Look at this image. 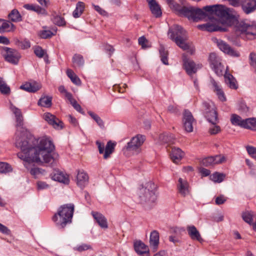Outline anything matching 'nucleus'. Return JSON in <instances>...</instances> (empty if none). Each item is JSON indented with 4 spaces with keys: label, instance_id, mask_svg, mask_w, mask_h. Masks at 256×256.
<instances>
[{
    "label": "nucleus",
    "instance_id": "1",
    "mask_svg": "<svg viewBox=\"0 0 256 256\" xmlns=\"http://www.w3.org/2000/svg\"><path fill=\"white\" fill-rule=\"evenodd\" d=\"M10 108L15 115L16 122L15 145L21 150L17 154L18 157L25 162L32 161L52 166L58 156L56 154H52L54 149L52 142L47 138H36L23 126V117L20 109L12 104H10Z\"/></svg>",
    "mask_w": 256,
    "mask_h": 256
},
{
    "label": "nucleus",
    "instance_id": "2",
    "mask_svg": "<svg viewBox=\"0 0 256 256\" xmlns=\"http://www.w3.org/2000/svg\"><path fill=\"white\" fill-rule=\"evenodd\" d=\"M204 10L218 16L224 24L232 26L237 22L238 16L235 10L224 6L218 4L204 7Z\"/></svg>",
    "mask_w": 256,
    "mask_h": 256
},
{
    "label": "nucleus",
    "instance_id": "3",
    "mask_svg": "<svg viewBox=\"0 0 256 256\" xmlns=\"http://www.w3.org/2000/svg\"><path fill=\"white\" fill-rule=\"evenodd\" d=\"M166 2L170 8L176 11L178 14L186 17L190 20L198 22L206 16V12L200 8L182 6L174 0H166Z\"/></svg>",
    "mask_w": 256,
    "mask_h": 256
},
{
    "label": "nucleus",
    "instance_id": "4",
    "mask_svg": "<svg viewBox=\"0 0 256 256\" xmlns=\"http://www.w3.org/2000/svg\"><path fill=\"white\" fill-rule=\"evenodd\" d=\"M168 36L171 40H174L180 48L184 50H186L190 54H192L194 52L193 45L186 42L187 36L186 32L178 25H174L173 28L170 29Z\"/></svg>",
    "mask_w": 256,
    "mask_h": 256
},
{
    "label": "nucleus",
    "instance_id": "5",
    "mask_svg": "<svg viewBox=\"0 0 256 256\" xmlns=\"http://www.w3.org/2000/svg\"><path fill=\"white\" fill-rule=\"evenodd\" d=\"M74 208L72 204H64L58 208L52 218L58 228H64L68 224L71 222Z\"/></svg>",
    "mask_w": 256,
    "mask_h": 256
},
{
    "label": "nucleus",
    "instance_id": "6",
    "mask_svg": "<svg viewBox=\"0 0 256 256\" xmlns=\"http://www.w3.org/2000/svg\"><path fill=\"white\" fill-rule=\"evenodd\" d=\"M154 188L155 185L152 182L146 183L145 188H140L138 194L141 201L148 204L154 203L157 197Z\"/></svg>",
    "mask_w": 256,
    "mask_h": 256
},
{
    "label": "nucleus",
    "instance_id": "7",
    "mask_svg": "<svg viewBox=\"0 0 256 256\" xmlns=\"http://www.w3.org/2000/svg\"><path fill=\"white\" fill-rule=\"evenodd\" d=\"M237 30L240 32L242 36L248 40H252L256 36V24L241 21L236 24Z\"/></svg>",
    "mask_w": 256,
    "mask_h": 256
},
{
    "label": "nucleus",
    "instance_id": "8",
    "mask_svg": "<svg viewBox=\"0 0 256 256\" xmlns=\"http://www.w3.org/2000/svg\"><path fill=\"white\" fill-rule=\"evenodd\" d=\"M202 112L204 117L210 123L218 122L216 107L212 102H204Z\"/></svg>",
    "mask_w": 256,
    "mask_h": 256
},
{
    "label": "nucleus",
    "instance_id": "9",
    "mask_svg": "<svg viewBox=\"0 0 256 256\" xmlns=\"http://www.w3.org/2000/svg\"><path fill=\"white\" fill-rule=\"evenodd\" d=\"M145 140V136L141 134H138L133 137L130 141L127 144L126 150L138 154L141 152V146Z\"/></svg>",
    "mask_w": 256,
    "mask_h": 256
},
{
    "label": "nucleus",
    "instance_id": "10",
    "mask_svg": "<svg viewBox=\"0 0 256 256\" xmlns=\"http://www.w3.org/2000/svg\"><path fill=\"white\" fill-rule=\"evenodd\" d=\"M224 24L220 20L217 19H210V21L206 24H200L198 26V28L202 30H206L208 32H225L226 28H223L222 25Z\"/></svg>",
    "mask_w": 256,
    "mask_h": 256
},
{
    "label": "nucleus",
    "instance_id": "11",
    "mask_svg": "<svg viewBox=\"0 0 256 256\" xmlns=\"http://www.w3.org/2000/svg\"><path fill=\"white\" fill-rule=\"evenodd\" d=\"M2 55L6 61L16 64L20 58V53L16 50L7 47L3 48Z\"/></svg>",
    "mask_w": 256,
    "mask_h": 256
},
{
    "label": "nucleus",
    "instance_id": "12",
    "mask_svg": "<svg viewBox=\"0 0 256 256\" xmlns=\"http://www.w3.org/2000/svg\"><path fill=\"white\" fill-rule=\"evenodd\" d=\"M210 88L216 95L218 100L222 102L226 101V98L223 90L222 87L220 84L215 80L212 78L210 77Z\"/></svg>",
    "mask_w": 256,
    "mask_h": 256
},
{
    "label": "nucleus",
    "instance_id": "13",
    "mask_svg": "<svg viewBox=\"0 0 256 256\" xmlns=\"http://www.w3.org/2000/svg\"><path fill=\"white\" fill-rule=\"evenodd\" d=\"M184 67L187 74L192 76L195 74L198 69L202 68L201 64H196L193 60L188 58L185 54L182 55Z\"/></svg>",
    "mask_w": 256,
    "mask_h": 256
},
{
    "label": "nucleus",
    "instance_id": "14",
    "mask_svg": "<svg viewBox=\"0 0 256 256\" xmlns=\"http://www.w3.org/2000/svg\"><path fill=\"white\" fill-rule=\"evenodd\" d=\"M43 118L55 129L60 130L63 128V122L50 112L44 113Z\"/></svg>",
    "mask_w": 256,
    "mask_h": 256
},
{
    "label": "nucleus",
    "instance_id": "15",
    "mask_svg": "<svg viewBox=\"0 0 256 256\" xmlns=\"http://www.w3.org/2000/svg\"><path fill=\"white\" fill-rule=\"evenodd\" d=\"M216 42L218 48L224 53L234 57L240 56V53L232 48L225 42L221 40H217Z\"/></svg>",
    "mask_w": 256,
    "mask_h": 256
},
{
    "label": "nucleus",
    "instance_id": "16",
    "mask_svg": "<svg viewBox=\"0 0 256 256\" xmlns=\"http://www.w3.org/2000/svg\"><path fill=\"white\" fill-rule=\"evenodd\" d=\"M183 125L187 132L193 130V123L194 118L192 113L188 110H185L183 114Z\"/></svg>",
    "mask_w": 256,
    "mask_h": 256
},
{
    "label": "nucleus",
    "instance_id": "17",
    "mask_svg": "<svg viewBox=\"0 0 256 256\" xmlns=\"http://www.w3.org/2000/svg\"><path fill=\"white\" fill-rule=\"evenodd\" d=\"M91 214L96 222L101 228L106 229L108 228L107 220L102 214L94 211H92Z\"/></svg>",
    "mask_w": 256,
    "mask_h": 256
},
{
    "label": "nucleus",
    "instance_id": "18",
    "mask_svg": "<svg viewBox=\"0 0 256 256\" xmlns=\"http://www.w3.org/2000/svg\"><path fill=\"white\" fill-rule=\"evenodd\" d=\"M177 187L178 192L182 196H186L190 194L189 184L186 180L179 178Z\"/></svg>",
    "mask_w": 256,
    "mask_h": 256
},
{
    "label": "nucleus",
    "instance_id": "19",
    "mask_svg": "<svg viewBox=\"0 0 256 256\" xmlns=\"http://www.w3.org/2000/svg\"><path fill=\"white\" fill-rule=\"evenodd\" d=\"M184 156V152L180 148H172L170 153V158L175 164H178Z\"/></svg>",
    "mask_w": 256,
    "mask_h": 256
},
{
    "label": "nucleus",
    "instance_id": "20",
    "mask_svg": "<svg viewBox=\"0 0 256 256\" xmlns=\"http://www.w3.org/2000/svg\"><path fill=\"white\" fill-rule=\"evenodd\" d=\"M134 247L136 252L141 256H150L148 247L141 241L136 242Z\"/></svg>",
    "mask_w": 256,
    "mask_h": 256
},
{
    "label": "nucleus",
    "instance_id": "21",
    "mask_svg": "<svg viewBox=\"0 0 256 256\" xmlns=\"http://www.w3.org/2000/svg\"><path fill=\"white\" fill-rule=\"evenodd\" d=\"M88 174L83 170H79L76 176L77 185L83 188L88 184Z\"/></svg>",
    "mask_w": 256,
    "mask_h": 256
},
{
    "label": "nucleus",
    "instance_id": "22",
    "mask_svg": "<svg viewBox=\"0 0 256 256\" xmlns=\"http://www.w3.org/2000/svg\"><path fill=\"white\" fill-rule=\"evenodd\" d=\"M150 10L156 18L161 16L162 12L160 7L156 0H146Z\"/></svg>",
    "mask_w": 256,
    "mask_h": 256
},
{
    "label": "nucleus",
    "instance_id": "23",
    "mask_svg": "<svg viewBox=\"0 0 256 256\" xmlns=\"http://www.w3.org/2000/svg\"><path fill=\"white\" fill-rule=\"evenodd\" d=\"M16 26L10 22L0 18V32H11L16 30Z\"/></svg>",
    "mask_w": 256,
    "mask_h": 256
},
{
    "label": "nucleus",
    "instance_id": "24",
    "mask_svg": "<svg viewBox=\"0 0 256 256\" xmlns=\"http://www.w3.org/2000/svg\"><path fill=\"white\" fill-rule=\"evenodd\" d=\"M40 88V85L36 82H26L20 86V88L30 92H35Z\"/></svg>",
    "mask_w": 256,
    "mask_h": 256
},
{
    "label": "nucleus",
    "instance_id": "25",
    "mask_svg": "<svg viewBox=\"0 0 256 256\" xmlns=\"http://www.w3.org/2000/svg\"><path fill=\"white\" fill-rule=\"evenodd\" d=\"M187 230L188 235L193 240H196L200 242L202 241L199 232L194 226H190L187 227Z\"/></svg>",
    "mask_w": 256,
    "mask_h": 256
},
{
    "label": "nucleus",
    "instance_id": "26",
    "mask_svg": "<svg viewBox=\"0 0 256 256\" xmlns=\"http://www.w3.org/2000/svg\"><path fill=\"white\" fill-rule=\"evenodd\" d=\"M150 246L154 250H157L159 244V233L157 230H153L151 232L150 238Z\"/></svg>",
    "mask_w": 256,
    "mask_h": 256
},
{
    "label": "nucleus",
    "instance_id": "27",
    "mask_svg": "<svg viewBox=\"0 0 256 256\" xmlns=\"http://www.w3.org/2000/svg\"><path fill=\"white\" fill-rule=\"evenodd\" d=\"M158 140L162 144H170L174 143V138L172 134L164 133L159 136Z\"/></svg>",
    "mask_w": 256,
    "mask_h": 256
},
{
    "label": "nucleus",
    "instance_id": "28",
    "mask_svg": "<svg viewBox=\"0 0 256 256\" xmlns=\"http://www.w3.org/2000/svg\"><path fill=\"white\" fill-rule=\"evenodd\" d=\"M230 121L233 125L238 126L244 128L246 119H242L239 116L236 114H232L231 116Z\"/></svg>",
    "mask_w": 256,
    "mask_h": 256
},
{
    "label": "nucleus",
    "instance_id": "29",
    "mask_svg": "<svg viewBox=\"0 0 256 256\" xmlns=\"http://www.w3.org/2000/svg\"><path fill=\"white\" fill-rule=\"evenodd\" d=\"M52 178L54 180L58 181L64 184H68L70 182L68 176L61 172H57L54 174L52 176Z\"/></svg>",
    "mask_w": 256,
    "mask_h": 256
},
{
    "label": "nucleus",
    "instance_id": "30",
    "mask_svg": "<svg viewBox=\"0 0 256 256\" xmlns=\"http://www.w3.org/2000/svg\"><path fill=\"white\" fill-rule=\"evenodd\" d=\"M52 98L50 96L42 97L38 100V104L39 106L45 108H50L52 104Z\"/></svg>",
    "mask_w": 256,
    "mask_h": 256
},
{
    "label": "nucleus",
    "instance_id": "31",
    "mask_svg": "<svg viewBox=\"0 0 256 256\" xmlns=\"http://www.w3.org/2000/svg\"><path fill=\"white\" fill-rule=\"evenodd\" d=\"M8 18L12 22H19L22 20L20 14L16 9L11 11L8 15Z\"/></svg>",
    "mask_w": 256,
    "mask_h": 256
},
{
    "label": "nucleus",
    "instance_id": "32",
    "mask_svg": "<svg viewBox=\"0 0 256 256\" xmlns=\"http://www.w3.org/2000/svg\"><path fill=\"white\" fill-rule=\"evenodd\" d=\"M84 7L85 5L83 2H78L76 5V9L73 12V16L75 18H79L82 14L84 9Z\"/></svg>",
    "mask_w": 256,
    "mask_h": 256
},
{
    "label": "nucleus",
    "instance_id": "33",
    "mask_svg": "<svg viewBox=\"0 0 256 256\" xmlns=\"http://www.w3.org/2000/svg\"><path fill=\"white\" fill-rule=\"evenodd\" d=\"M67 99L68 100L70 104L74 108L79 112L81 114H84V112L82 111V110L81 108V106L78 104L76 100H74L72 94H67Z\"/></svg>",
    "mask_w": 256,
    "mask_h": 256
},
{
    "label": "nucleus",
    "instance_id": "34",
    "mask_svg": "<svg viewBox=\"0 0 256 256\" xmlns=\"http://www.w3.org/2000/svg\"><path fill=\"white\" fill-rule=\"evenodd\" d=\"M66 74L74 84L77 86L80 85V80L72 70L68 69L66 70Z\"/></svg>",
    "mask_w": 256,
    "mask_h": 256
},
{
    "label": "nucleus",
    "instance_id": "35",
    "mask_svg": "<svg viewBox=\"0 0 256 256\" xmlns=\"http://www.w3.org/2000/svg\"><path fill=\"white\" fill-rule=\"evenodd\" d=\"M224 78L226 83L228 84V86L231 88L236 89L238 88V86L236 83V80L232 74L226 73L224 74Z\"/></svg>",
    "mask_w": 256,
    "mask_h": 256
},
{
    "label": "nucleus",
    "instance_id": "36",
    "mask_svg": "<svg viewBox=\"0 0 256 256\" xmlns=\"http://www.w3.org/2000/svg\"><path fill=\"white\" fill-rule=\"evenodd\" d=\"M244 128L250 129L252 130H256V118H246L245 121Z\"/></svg>",
    "mask_w": 256,
    "mask_h": 256
},
{
    "label": "nucleus",
    "instance_id": "37",
    "mask_svg": "<svg viewBox=\"0 0 256 256\" xmlns=\"http://www.w3.org/2000/svg\"><path fill=\"white\" fill-rule=\"evenodd\" d=\"M72 62L74 66H82L84 63L83 56L80 54H75L72 57Z\"/></svg>",
    "mask_w": 256,
    "mask_h": 256
},
{
    "label": "nucleus",
    "instance_id": "38",
    "mask_svg": "<svg viewBox=\"0 0 256 256\" xmlns=\"http://www.w3.org/2000/svg\"><path fill=\"white\" fill-rule=\"evenodd\" d=\"M24 8L28 10L36 12L38 14L45 13V10L37 4H26L24 6Z\"/></svg>",
    "mask_w": 256,
    "mask_h": 256
},
{
    "label": "nucleus",
    "instance_id": "39",
    "mask_svg": "<svg viewBox=\"0 0 256 256\" xmlns=\"http://www.w3.org/2000/svg\"><path fill=\"white\" fill-rule=\"evenodd\" d=\"M115 146L116 144L110 141L107 143L104 154V159H107L110 157V154L114 152Z\"/></svg>",
    "mask_w": 256,
    "mask_h": 256
},
{
    "label": "nucleus",
    "instance_id": "40",
    "mask_svg": "<svg viewBox=\"0 0 256 256\" xmlns=\"http://www.w3.org/2000/svg\"><path fill=\"white\" fill-rule=\"evenodd\" d=\"M30 172L34 178H38L42 176H44L46 173L44 170L36 167L32 168Z\"/></svg>",
    "mask_w": 256,
    "mask_h": 256
},
{
    "label": "nucleus",
    "instance_id": "41",
    "mask_svg": "<svg viewBox=\"0 0 256 256\" xmlns=\"http://www.w3.org/2000/svg\"><path fill=\"white\" fill-rule=\"evenodd\" d=\"M0 92L4 95H8L10 94V90L6 84L3 78L0 77Z\"/></svg>",
    "mask_w": 256,
    "mask_h": 256
},
{
    "label": "nucleus",
    "instance_id": "42",
    "mask_svg": "<svg viewBox=\"0 0 256 256\" xmlns=\"http://www.w3.org/2000/svg\"><path fill=\"white\" fill-rule=\"evenodd\" d=\"M14 44L22 50L27 49L30 47V41L26 40H20L18 39H16L14 40Z\"/></svg>",
    "mask_w": 256,
    "mask_h": 256
},
{
    "label": "nucleus",
    "instance_id": "43",
    "mask_svg": "<svg viewBox=\"0 0 256 256\" xmlns=\"http://www.w3.org/2000/svg\"><path fill=\"white\" fill-rule=\"evenodd\" d=\"M88 114L96 122L98 125L101 128L104 126V122L96 114L92 111H88Z\"/></svg>",
    "mask_w": 256,
    "mask_h": 256
},
{
    "label": "nucleus",
    "instance_id": "44",
    "mask_svg": "<svg viewBox=\"0 0 256 256\" xmlns=\"http://www.w3.org/2000/svg\"><path fill=\"white\" fill-rule=\"evenodd\" d=\"M209 59L212 68L222 64L220 58L214 53L210 54Z\"/></svg>",
    "mask_w": 256,
    "mask_h": 256
},
{
    "label": "nucleus",
    "instance_id": "45",
    "mask_svg": "<svg viewBox=\"0 0 256 256\" xmlns=\"http://www.w3.org/2000/svg\"><path fill=\"white\" fill-rule=\"evenodd\" d=\"M160 54L161 60L162 62L168 65V52L166 50H165L164 46H161L159 50Z\"/></svg>",
    "mask_w": 256,
    "mask_h": 256
},
{
    "label": "nucleus",
    "instance_id": "46",
    "mask_svg": "<svg viewBox=\"0 0 256 256\" xmlns=\"http://www.w3.org/2000/svg\"><path fill=\"white\" fill-rule=\"evenodd\" d=\"M253 213L250 211H246L242 213V218L244 222L251 224L253 222Z\"/></svg>",
    "mask_w": 256,
    "mask_h": 256
},
{
    "label": "nucleus",
    "instance_id": "47",
    "mask_svg": "<svg viewBox=\"0 0 256 256\" xmlns=\"http://www.w3.org/2000/svg\"><path fill=\"white\" fill-rule=\"evenodd\" d=\"M218 122H216L215 124L210 123L211 125L208 129V132L211 135H215L219 133L221 131L220 127L218 126Z\"/></svg>",
    "mask_w": 256,
    "mask_h": 256
},
{
    "label": "nucleus",
    "instance_id": "48",
    "mask_svg": "<svg viewBox=\"0 0 256 256\" xmlns=\"http://www.w3.org/2000/svg\"><path fill=\"white\" fill-rule=\"evenodd\" d=\"M12 170L11 166L8 164L0 162V173H7L12 172Z\"/></svg>",
    "mask_w": 256,
    "mask_h": 256
},
{
    "label": "nucleus",
    "instance_id": "49",
    "mask_svg": "<svg viewBox=\"0 0 256 256\" xmlns=\"http://www.w3.org/2000/svg\"><path fill=\"white\" fill-rule=\"evenodd\" d=\"M224 178V175L222 174L215 172L210 176L211 179L214 182H220Z\"/></svg>",
    "mask_w": 256,
    "mask_h": 256
},
{
    "label": "nucleus",
    "instance_id": "50",
    "mask_svg": "<svg viewBox=\"0 0 256 256\" xmlns=\"http://www.w3.org/2000/svg\"><path fill=\"white\" fill-rule=\"evenodd\" d=\"M90 249H92V247L90 245L87 244H82L74 248V250H76L79 252H82Z\"/></svg>",
    "mask_w": 256,
    "mask_h": 256
},
{
    "label": "nucleus",
    "instance_id": "51",
    "mask_svg": "<svg viewBox=\"0 0 256 256\" xmlns=\"http://www.w3.org/2000/svg\"><path fill=\"white\" fill-rule=\"evenodd\" d=\"M202 164L204 166H209L214 164V162L213 156H209L204 158L202 161Z\"/></svg>",
    "mask_w": 256,
    "mask_h": 256
},
{
    "label": "nucleus",
    "instance_id": "52",
    "mask_svg": "<svg viewBox=\"0 0 256 256\" xmlns=\"http://www.w3.org/2000/svg\"><path fill=\"white\" fill-rule=\"evenodd\" d=\"M54 22L58 26H62L66 24L64 19L59 16H56L54 18Z\"/></svg>",
    "mask_w": 256,
    "mask_h": 256
},
{
    "label": "nucleus",
    "instance_id": "53",
    "mask_svg": "<svg viewBox=\"0 0 256 256\" xmlns=\"http://www.w3.org/2000/svg\"><path fill=\"white\" fill-rule=\"evenodd\" d=\"M54 34L49 30H43L40 32V36L42 38H51Z\"/></svg>",
    "mask_w": 256,
    "mask_h": 256
},
{
    "label": "nucleus",
    "instance_id": "54",
    "mask_svg": "<svg viewBox=\"0 0 256 256\" xmlns=\"http://www.w3.org/2000/svg\"><path fill=\"white\" fill-rule=\"evenodd\" d=\"M246 148L248 154L256 160V148L252 146H248Z\"/></svg>",
    "mask_w": 256,
    "mask_h": 256
},
{
    "label": "nucleus",
    "instance_id": "55",
    "mask_svg": "<svg viewBox=\"0 0 256 256\" xmlns=\"http://www.w3.org/2000/svg\"><path fill=\"white\" fill-rule=\"evenodd\" d=\"M138 41L139 44L142 46V48H148L147 45L148 41L144 36L139 38Z\"/></svg>",
    "mask_w": 256,
    "mask_h": 256
},
{
    "label": "nucleus",
    "instance_id": "56",
    "mask_svg": "<svg viewBox=\"0 0 256 256\" xmlns=\"http://www.w3.org/2000/svg\"><path fill=\"white\" fill-rule=\"evenodd\" d=\"M212 68L214 70L215 73L218 76H222L223 74V69L224 67L222 65V64L218 65L217 66H215L212 67Z\"/></svg>",
    "mask_w": 256,
    "mask_h": 256
},
{
    "label": "nucleus",
    "instance_id": "57",
    "mask_svg": "<svg viewBox=\"0 0 256 256\" xmlns=\"http://www.w3.org/2000/svg\"><path fill=\"white\" fill-rule=\"evenodd\" d=\"M250 64L255 69L256 72V54L252 52L250 54Z\"/></svg>",
    "mask_w": 256,
    "mask_h": 256
},
{
    "label": "nucleus",
    "instance_id": "58",
    "mask_svg": "<svg viewBox=\"0 0 256 256\" xmlns=\"http://www.w3.org/2000/svg\"><path fill=\"white\" fill-rule=\"evenodd\" d=\"M35 54L38 58H42L44 54V52L40 46H37L34 50Z\"/></svg>",
    "mask_w": 256,
    "mask_h": 256
},
{
    "label": "nucleus",
    "instance_id": "59",
    "mask_svg": "<svg viewBox=\"0 0 256 256\" xmlns=\"http://www.w3.org/2000/svg\"><path fill=\"white\" fill-rule=\"evenodd\" d=\"M214 164H218L223 162L225 161V158L224 156L220 155H217L215 156H213Z\"/></svg>",
    "mask_w": 256,
    "mask_h": 256
},
{
    "label": "nucleus",
    "instance_id": "60",
    "mask_svg": "<svg viewBox=\"0 0 256 256\" xmlns=\"http://www.w3.org/2000/svg\"><path fill=\"white\" fill-rule=\"evenodd\" d=\"M38 188V190H44L48 188L49 186L44 182H38L37 183Z\"/></svg>",
    "mask_w": 256,
    "mask_h": 256
},
{
    "label": "nucleus",
    "instance_id": "61",
    "mask_svg": "<svg viewBox=\"0 0 256 256\" xmlns=\"http://www.w3.org/2000/svg\"><path fill=\"white\" fill-rule=\"evenodd\" d=\"M226 200V198L224 196H220L216 198V203L220 205L223 204Z\"/></svg>",
    "mask_w": 256,
    "mask_h": 256
},
{
    "label": "nucleus",
    "instance_id": "62",
    "mask_svg": "<svg viewBox=\"0 0 256 256\" xmlns=\"http://www.w3.org/2000/svg\"><path fill=\"white\" fill-rule=\"evenodd\" d=\"M96 144L97 145L98 151L100 154H103L104 152V144L103 143L100 142V141L96 142Z\"/></svg>",
    "mask_w": 256,
    "mask_h": 256
},
{
    "label": "nucleus",
    "instance_id": "63",
    "mask_svg": "<svg viewBox=\"0 0 256 256\" xmlns=\"http://www.w3.org/2000/svg\"><path fill=\"white\" fill-rule=\"evenodd\" d=\"M68 120L69 122L74 126H76L78 125V122L76 119L73 117L72 115L68 116Z\"/></svg>",
    "mask_w": 256,
    "mask_h": 256
},
{
    "label": "nucleus",
    "instance_id": "64",
    "mask_svg": "<svg viewBox=\"0 0 256 256\" xmlns=\"http://www.w3.org/2000/svg\"><path fill=\"white\" fill-rule=\"evenodd\" d=\"M0 232L3 234H8L10 230L5 226L0 223Z\"/></svg>",
    "mask_w": 256,
    "mask_h": 256
}]
</instances>
